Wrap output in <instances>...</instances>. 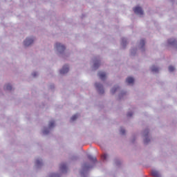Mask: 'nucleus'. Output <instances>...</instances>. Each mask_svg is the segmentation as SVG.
I'll list each match as a JSON object with an SVG mask.
<instances>
[{"label": "nucleus", "instance_id": "nucleus-9", "mask_svg": "<svg viewBox=\"0 0 177 177\" xmlns=\"http://www.w3.org/2000/svg\"><path fill=\"white\" fill-rule=\"evenodd\" d=\"M168 43L171 46H174L175 44H176L177 41L176 39H168Z\"/></svg>", "mask_w": 177, "mask_h": 177}, {"label": "nucleus", "instance_id": "nucleus-22", "mask_svg": "<svg viewBox=\"0 0 177 177\" xmlns=\"http://www.w3.org/2000/svg\"><path fill=\"white\" fill-rule=\"evenodd\" d=\"M117 91V88H113L112 90H111V93H115Z\"/></svg>", "mask_w": 177, "mask_h": 177}, {"label": "nucleus", "instance_id": "nucleus-1", "mask_svg": "<svg viewBox=\"0 0 177 177\" xmlns=\"http://www.w3.org/2000/svg\"><path fill=\"white\" fill-rule=\"evenodd\" d=\"M133 12L136 15L142 16L144 15V11L141 7L137 6L133 8Z\"/></svg>", "mask_w": 177, "mask_h": 177}, {"label": "nucleus", "instance_id": "nucleus-15", "mask_svg": "<svg viewBox=\"0 0 177 177\" xmlns=\"http://www.w3.org/2000/svg\"><path fill=\"white\" fill-rule=\"evenodd\" d=\"M140 44L141 47L143 48L145 46V41L144 39H141L140 42Z\"/></svg>", "mask_w": 177, "mask_h": 177}, {"label": "nucleus", "instance_id": "nucleus-8", "mask_svg": "<svg viewBox=\"0 0 177 177\" xmlns=\"http://www.w3.org/2000/svg\"><path fill=\"white\" fill-rule=\"evenodd\" d=\"M151 176L153 177H160V173L156 170L151 171Z\"/></svg>", "mask_w": 177, "mask_h": 177}, {"label": "nucleus", "instance_id": "nucleus-16", "mask_svg": "<svg viewBox=\"0 0 177 177\" xmlns=\"http://www.w3.org/2000/svg\"><path fill=\"white\" fill-rule=\"evenodd\" d=\"M49 128H53L55 127V122H50L48 124Z\"/></svg>", "mask_w": 177, "mask_h": 177}, {"label": "nucleus", "instance_id": "nucleus-23", "mask_svg": "<svg viewBox=\"0 0 177 177\" xmlns=\"http://www.w3.org/2000/svg\"><path fill=\"white\" fill-rule=\"evenodd\" d=\"M120 133H121L122 135H124L125 134V130L124 129H122L120 130Z\"/></svg>", "mask_w": 177, "mask_h": 177}, {"label": "nucleus", "instance_id": "nucleus-25", "mask_svg": "<svg viewBox=\"0 0 177 177\" xmlns=\"http://www.w3.org/2000/svg\"><path fill=\"white\" fill-rule=\"evenodd\" d=\"M127 116H128L129 118H131V117L133 116V113H127Z\"/></svg>", "mask_w": 177, "mask_h": 177}, {"label": "nucleus", "instance_id": "nucleus-26", "mask_svg": "<svg viewBox=\"0 0 177 177\" xmlns=\"http://www.w3.org/2000/svg\"><path fill=\"white\" fill-rule=\"evenodd\" d=\"M37 75V72H34L33 73H32V76L33 77H36Z\"/></svg>", "mask_w": 177, "mask_h": 177}, {"label": "nucleus", "instance_id": "nucleus-4", "mask_svg": "<svg viewBox=\"0 0 177 177\" xmlns=\"http://www.w3.org/2000/svg\"><path fill=\"white\" fill-rule=\"evenodd\" d=\"M34 42V39L33 38H26L24 41V46H29L30 45L32 44Z\"/></svg>", "mask_w": 177, "mask_h": 177}, {"label": "nucleus", "instance_id": "nucleus-19", "mask_svg": "<svg viewBox=\"0 0 177 177\" xmlns=\"http://www.w3.org/2000/svg\"><path fill=\"white\" fill-rule=\"evenodd\" d=\"M41 164H42V162H41V160H37L36 161V165H37V166L41 165Z\"/></svg>", "mask_w": 177, "mask_h": 177}, {"label": "nucleus", "instance_id": "nucleus-10", "mask_svg": "<svg viewBox=\"0 0 177 177\" xmlns=\"http://www.w3.org/2000/svg\"><path fill=\"white\" fill-rule=\"evenodd\" d=\"M88 159L90 161H93V162H97V158H96V157H93L91 155H88Z\"/></svg>", "mask_w": 177, "mask_h": 177}, {"label": "nucleus", "instance_id": "nucleus-24", "mask_svg": "<svg viewBox=\"0 0 177 177\" xmlns=\"http://www.w3.org/2000/svg\"><path fill=\"white\" fill-rule=\"evenodd\" d=\"M49 133L48 130H44L43 133L47 135Z\"/></svg>", "mask_w": 177, "mask_h": 177}, {"label": "nucleus", "instance_id": "nucleus-5", "mask_svg": "<svg viewBox=\"0 0 177 177\" xmlns=\"http://www.w3.org/2000/svg\"><path fill=\"white\" fill-rule=\"evenodd\" d=\"M69 71V67L68 65H65L64 67H62V68L60 70V74L61 75H64L66 74L67 73H68Z\"/></svg>", "mask_w": 177, "mask_h": 177}, {"label": "nucleus", "instance_id": "nucleus-7", "mask_svg": "<svg viewBox=\"0 0 177 177\" xmlns=\"http://www.w3.org/2000/svg\"><path fill=\"white\" fill-rule=\"evenodd\" d=\"M134 81L135 80L131 77H129L127 79H126V82H127L129 84H133Z\"/></svg>", "mask_w": 177, "mask_h": 177}, {"label": "nucleus", "instance_id": "nucleus-18", "mask_svg": "<svg viewBox=\"0 0 177 177\" xmlns=\"http://www.w3.org/2000/svg\"><path fill=\"white\" fill-rule=\"evenodd\" d=\"M107 158H108V155H106V154L102 156V160H107Z\"/></svg>", "mask_w": 177, "mask_h": 177}, {"label": "nucleus", "instance_id": "nucleus-27", "mask_svg": "<svg viewBox=\"0 0 177 177\" xmlns=\"http://www.w3.org/2000/svg\"><path fill=\"white\" fill-rule=\"evenodd\" d=\"M84 169H88V168H90V167H89V166H87L86 165H84Z\"/></svg>", "mask_w": 177, "mask_h": 177}, {"label": "nucleus", "instance_id": "nucleus-2", "mask_svg": "<svg viewBox=\"0 0 177 177\" xmlns=\"http://www.w3.org/2000/svg\"><path fill=\"white\" fill-rule=\"evenodd\" d=\"M95 87L100 94H104V90L103 89V86L100 83H95Z\"/></svg>", "mask_w": 177, "mask_h": 177}, {"label": "nucleus", "instance_id": "nucleus-3", "mask_svg": "<svg viewBox=\"0 0 177 177\" xmlns=\"http://www.w3.org/2000/svg\"><path fill=\"white\" fill-rule=\"evenodd\" d=\"M55 48H57V50L59 52L62 53L64 50H65L66 47L63 45H62L60 43H57L55 44Z\"/></svg>", "mask_w": 177, "mask_h": 177}, {"label": "nucleus", "instance_id": "nucleus-13", "mask_svg": "<svg viewBox=\"0 0 177 177\" xmlns=\"http://www.w3.org/2000/svg\"><path fill=\"white\" fill-rule=\"evenodd\" d=\"M5 89L7 90V91H11L12 90V86L10 84H6L5 86Z\"/></svg>", "mask_w": 177, "mask_h": 177}, {"label": "nucleus", "instance_id": "nucleus-17", "mask_svg": "<svg viewBox=\"0 0 177 177\" xmlns=\"http://www.w3.org/2000/svg\"><path fill=\"white\" fill-rule=\"evenodd\" d=\"M175 70V68L173 66H169V72H173Z\"/></svg>", "mask_w": 177, "mask_h": 177}, {"label": "nucleus", "instance_id": "nucleus-12", "mask_svg": "<svg viewBox=\"0 0 177 177\" xmlns=\"http://www.w3.org/2000/svg\"><path fill=\"white\" fill-rule=\"evenodd\" d=\"M151 72L153 73H158V68L156 67L155 66H151Z\"/></svg>", "mask_w": 177, "mask_h": 177}, {"label": "nucleus", "instance_id": "nucleus-11", "mask_svg": "<svg viewBox=\"0 0 177 177\" xmlns=\"http://www.w3.org/2000/svg\"><path fill=\"white\" fill-rule=\"evenodd\" d=\"M60 169L62 171H64L66 170V165L65 163H62L60 165Z\"/></svg>", "mask_w": 177, "mask_h": 177}, {"label": "nucleus", "instance_id": "nucleus-14", "mask_svg": "<svg viewBox=\"0 0 177 177\" xmlns=\"http://www.w3.org/2000/svg\"><path fill=\"white\" fill-rule=\"evenodd\" d=\"M77 118H78V115L75 114L72 118H71V120L75 121Z\"/></svg>", "mask_w": 177, "mask_h": 177}, {"label": "nucleus", "instance_id": "nucleus-6", "mask_svg": "<svg viewBox=\"0 0 177 177\" xmlns=\"http://www.w3.org/2000/svg\"><path fill=\"white\" fill-rule=\"evenodd\" d=\"M98 76H100V78L103 80L106 79V74L104 72L100 71V73H98Z\"/></svg>", "mask_w": 177, "mask_h": 177}, {"label": "nucleus", "instance_id": "nucleus-21", "mask_svg": "<svg viewBox=\"0 0 177 177\" xmlns=\"http://www.w3.org/2000/svg\"><path fill=\"white\" fill-rule=\"evenodd\" d=\"M150 142V139H149V138H145V140H144V143H145V144H147V143H148V142Z\"/></svg>", "mask_w": 177, "mask_h": 177}, {"label": "nucleus", "instance_id": "nucleus-20", "mask_svg": "<svg viewBox=\"0 0 177 177\" xmlns=\"http://www.w3.org/2000/svg\"><path fill=\"white\" fill-rule=\"evenodd\" d=\"M100 66V63L99 62H95L94 64V68H97Z\"/></svg>", "mask_w": 177, "mask_h": 177}]
</instances>
